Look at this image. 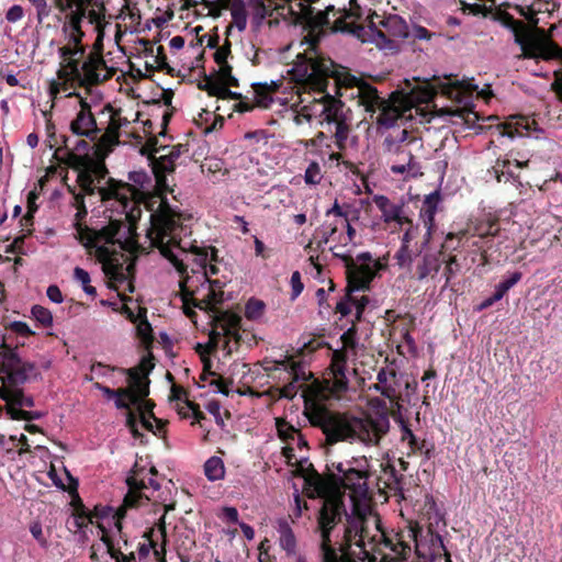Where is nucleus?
<instances>
[{"label":"nucleus","instance_id":"obj_6","mask_svg":"<svg viewBox=\"0 0 562 562\" xmlns=\"http://www.w3.org/2000/svg\"><path fill=\"white\" fill-rule=\"evenodd\" d=\"M330 78L335 79L338 89L357 88L359 104L363 105L372 120L374 119L378 130L393 127L413 108L412 98L403 91L395 90L384 99L375 87L350 74L341 75L335 68V74L329 76Z\"/></svg>","mask_w":562,"mask_h":562},{"label":"nucleus","instance_id":"obj_4","mask_svg":"<svg viewBox=\"0 0 562 562\" xmlns=\"http://www.w3.org/2000/svg\"><path fill=\"white\" fill-rule=\"evenodd\" d=\"M314 427L322 429L326 442L334 445L344 440H358L367 446H376L390 429L386 415L353 417L323 409L310 416Z\"/></svg>","mask_w":562,"mask_h":562},{"label":"nucleus","instance_id":"obj_14","mask_svg":"<svg viewBox=\"0 0 562 562\" xmlns=\"http://www.w3.org/2000/svg\"><path fill=\"white\" fill-rule=\"evenodd\" d=\"M504 26L510 29L515 34V42L521 46L525 57L542 59H561L562 48L552 40L527 41L526 24L516 20L510 13L504 11L499 14Z\"/></svg>","mask_w":562,"mask_h":562},{"label":"nucleus","instance_id":"obj_1","mask_svg":"<svg viewBox=\"0 0 562 562\" xmlns=\"http://www.w3.org/2000/svg\"><path fill=\"white\" fill-rule=\"evenodd\" d=\"M194 217L191 213L178 211V251L182 254L191 252L194 261L203 271V278L209 281L207 293L202 299H195L187 289V281L178 282V297L182 301L183 313L196 324V313L191 308L190 304L203 311L212 329L210 331L209 342L205 345L198 344L196 351L203 358L205 355H212L218 348L223 340V348L227 353L237 350L244 341V335L248 334L241 329V316L231 311H223L218 307L224 301V292L222 290L225 281L220 279L210 280V276L218 273L220 269L216 263L207 262L209 252L205 247L198 245L196 239H192V226Z\"/></svg>","mask_w":562,"mask_h":562},{"label":"nucleus","instance_id":"obj_49","mask_svg":"<svg viewBox=\"0 0 562 562\" xmlns=\"http://www.w3.org/2000/svg\"><path fill=\"white\" fill-rule=\"evenodd\" d=\"M133 405L137 406V408L139 411L140 423H142L143 427L146 428L147 430H151L153 425L148 418L156 419L154 412H153L155 404L151 401H146L145 398H143L139 404H133Z\"/></svg>","mask_w":562,"mask_h":562},{"label":"nucleus","instance_id":"obj_25","mask_svg":"<svg viewBox=\"0 0 562 562\" xmlns=\"http://www.w3.org/2000/svg\"><path fill=\"white\" fill-rule=\"evenodd\" d=\"M228 0H179L180 10L194 9L196 15L220 18Z\"/></svg>","mask_w":562,"mask_h":562},{"label":"nucleus","instance_id":"obj_11","mask_svg":"<svg viewBox=\"0 0 562 562\" xmlns=\"http://www.w3.org/2000/svg\"><path fill=\"white\" fill-rule=\"evenodd\" d=\"M78 169L80 170L78 183L86 194L93 195L98 192L102 202L114 200L119 204L117 211L125 215V220L133 217V212L136 210L135 199L138 194L135 186L109 178L105 187H95L91 172H88L85 168Z\"/></svg>","mask_w":562,"mask_h":562},{"label":"nucleus","instance_id":"obj_35","mask_svg":"<svg viewBox=\"0 0 562 562\" xmlns=\"http://www.w3.org/2000/svg\"><path fill=\"white\" fill-rule=\"evenodd\" d=\"M177 414L178 417L182 419L193 418L192 425L199 424L201 428H204L203 420H205L206 417L198 404L186 398V405L180 406L178 404Z\"/></svg>","mask_w":562,"mask_h":562},{"label":"nucleus","instance_id":"obj_10","mask_svg":"<svg viewBox=\"0 0 562 562\" xmlns=\"http://www.w3.org/2000/svg\"><path fill=\"white\" fill-rule=\"evenodd\" d=\"M416 146L422 147L420 138L406 128L390 133L384 137L382 151L392 173L412 178L423 175L420 164L413 153Z\"/></svg>","mask_w":562,"mask_h":562},{"label":"nucleus","instance_id":"obj_60","mask_svg":"<svg viewBox=\"0 0 562 562\" xmlns=\"http://www.w3.org/2000/svg\"><path fill=\"white\" fill-rule=\"evenodd\" d=\"M522 278V273L519 271H515L510 273L506 279L501 281L496 286L495 290H497L502 295L505 296V294L515 286Z\"/></svg>","mask_w":562,"mask_h":562},{"label":"nucleus","instance_id":"obj_33","mask_svg":"<svg viewBox=\"0 0 562 562\" xmlns=\"http://www.w3.org/2000/svg\"><path fill=\"white\" fill-rule=\"evenodd\" d=\"M252 88L255 90V102L258 108L269 109L273 103L272 93L276 92L279 88V85L272 81L270 85L268 83H254Z\"/></svg>","mask_w":562,"mask_h":562},{"label":"nucleus","instance_id":"obj_51","mask_svg":"<svg viewBox=\"0 0 562 562\" xmlns=\"http://www.w3.org/2000/svg\"><path fill=\"white\" fill-rule=\"evenodd\" d=\"M5 412L9 417L13 420H34L41 418L42 414L38 412H30L24 411L22 408H16L11 405L5 406Z\"/></svg>","mask_w":562,"mask_h":562},{"label":"nucleus","instance_id":"obj_48","mask_svg":"<svg viewBox=\"0 0 562 562\" xmlns=\"http://www.w3.org/2000/svg\"><path fill=\"white\" fill-rule=\"evenodd\" d=\"M210 366V361L204 363L205 369L201 375V379L206 380V375L214 376V379L211 381V385H214L220 393L227 396L229 394V385L233 383V381H228L221 375H217L215 372L210 371L209 369L206 370V367Z\"/></svg>","mask_w":562,"mask_h":562},{"label":"nucleus","instance_id":"obj_16","mask_svg":"<svg viewBox=\"0 0 562 562\" xmlns=\"http://www.w3.org/2000/svg\"><path fill=\"white\" fill-rule=\"evenodd\" d=\"M333 254L344 262L346 268L347 286H349V291L369 290L376 272L384 268L380 261H374L373 265L357 263L353 257L349 254L336 251Z\"/></svg>","mask_w":562,"mask_h":562},{"label":"nucleus","instance_id":"obj_19","mask_svg":"<svg viewBox=\"0 0 562 562\" xmlns=\"http://www.w3.org/2000/svg\"><path fill=\"white\" fill-rule=\"evenodd\" d=\"M67 98L77 97L80 102V111L70 123V131L77 136H85L91 142L95 143L102 128L98 126L94 115L91 112V106L86 99L80 97L77 92H68Z\"/></svg>","mask_w":562,"mask_h":562},{"label":"nucleus","instance_id":"obj_44","mask_svg":"<svg viewBox=\"0 0 562 562\" xmlns=\"http://www.w3.org/2000/svg\"><path fill=\"white\" fill-rule=\"evenodd\" d=\"M87 46L82 43H71L69 38H66V44L58 48V56L60 61H65L71 57H85L86 56Z\"/></svg>","mask_w":562,"mask_h":562},{"label":"nucleus","instance_id":"obj_39","mask_svg":"<svg viewBox=\"0 0 562 562\" xmlns=\"http://www.w3.org/2000/svg\"><path fill=\"white\" fill-rule=\"evenodd\" d=\"M204 474L210 481H218L224 479L225 467L220 457H211L204 463Z\"/></svg>","mask_w":562,"mask_h":562},{"label":"nucleus","instance_id":"obj_28","mask_svg":"<svg viewBox=\"0 0 562 562\" xmlns=\"http://www.w3.org/2000/svg\"><path fill=\"white\" fill-rule=\"evenodd\" d=\"M276 369H284L290 379L300 384L310 380L313 374L306 370V363L301 360H295L294 356H285L282 360L274 361Z\"/></svg>","mask_w":562,"mask_h":562},{"label":"nucleus","instance_id":"obj_63","mask_svg":"<svg viewBox=\"0 0 562 562\" xmlns=\"http://www.w3.org/2000/svg\"><path fill=\"white\" fill-rule=\"evenodd\" d=\"M512 165L510 160L508 159H497L495 165L493 166V171L495 173V177L498 182L502 181V177L507 175V179L510 177H514V173L512 170H509V166Z\"/></svg>","mask_w":562,"mask_h":562},{"label":"nucleus","instance_id":"obj_59","mask_svg":"<svg viewBox=\"0 0 562 562\" xmlns=\"http://www.w3.org/2000/svg\"><path fill=\"white\" fill-rule=\"evenodd\" d=\"M201 172H207L212 176H215L218 172H222L224 169V161L218 158H205L204 161L200 165Z\"/></svg>","mask_w":562,"mask_h":562},{"label":"nucleus","instance_id":"obj_32","mask_svg":"<svg viewBox=\"0 0 562 562\" xmlns=\"http://www.w3.org/2000/svg\"><path fill=\"white\" fill-rule=\"evenodd\" d=\"M535 124V121L530 123L529 119L522 115L513 116L510 121L503 125L502 134L514 138L516 136L527 135L530 131V125Z\"/></svg>","mask_w":562,"mask_h":562},{"label":"nucleus","instance_id":"obj_30","mask_svg":"<svg viewBox=\"0 0 562 562\" xmlns=\"http://www.w3.org/2000/svg\"><path fill=\"white\" fill-rule=\"evenodd\" d=\"M440 201L441 195L438 190L427 194L423 201L419 216L424 225H429V228L435 227V216Z\"/></svg>","mask_w":562,"mask_h":562},{"label":"nucleus","instance_id":"obj_64","mask_svg":"<svg viewBox=\"0 0 562 562\" xmlns=\"http://www.w3.org/2000/svg\"><path fill=\"white\" fill-rule=\"evenodd\" d=\"M92 0H83L77 7H75L71 10H69L67 15H66V19H76L77 21L82 23L83 19L87 18V8H88V4Z\"/></svg>","mask_w":562,"mask_h":562},{"label":"nucleus","instance_id":"obj_34","mask_svg":"<svg viewBox=\"0 0 562 562\" xmlns=\"http://www.w3.org/2000/svg\"><path fill=\"white\" fill-rule=\"evenodd\" d=\"M499 221L497 217L487 216L477 221L473 228V236L480 238L494 237L499 232Z\"/></svg>","mask_w":562,"mask_h":562},{"label":"nucleus","instance_id":"obj_55","mask_svg":"<svg viewBox=\"0 0 562 562\" xmlns=\"http://www.w3.org/2000/svg\"><path fill=\"white\" fill-rule=\"evenodd\" d=\"M265 303L257 299H250L245 306V316L248 319H258L265 312Z\"/></svg>","mask_w":562,"mask_h":562},{"label":"nucleus","instance_id":"obj_37","mask_svg":"<svg viewBox=\"0 0 562 562\" xmlns=\"http://www.w3.org/2000/svg\"><path fill=\"white\" fill-rule=\"evenodd\" d=\"M226 86L231 85L225 79L221 78L216 71L215 77L205 76L203 85H200V88L207 91L210 95L223 99L224 92L226 91Z\"/></svg>","mask_w":562,"mask_h":562},{"label":"nucleus","instance_id":"obj_26","mask_svg":"<svg viewBox=\"0 0 562 562\" xmlns=\"http://www.w3.org/2000/svg\"><path fill=\"white\" fill-rule=\"evenodd\" d=\"M442 265L441 251L425 252L415 265L413 278L423 281L430 277L434 279Z\"/></svg>","mask_w":562,"mask_h":562},{"label":"nucleus","instance_id":"obj_24","mask_svg":"<svg viewBox=\"0 0 562 562\" xmlns=\"http://www.w3.org/2000/svg\"><path fill=\"white\" fill-rule=\"evenodd\" d=\"M373 202L382 213L383 222L390 224L395 222L402 228L409 217L404 214V205L395 204L385 195H374Z\"/></svg>","mask_w":562,"mask_h":562},{"label":"nucleus","instance_id":"obj_9","mask_svg":"<svg viewBox=\"0 0 562 562\" xmlns=\"http://www.w3.org/2000/svg\"><path fill=\"white\" fill-rule=\"evenodd\" d=\"M135 215L131 220H111L101 229H93L83 223H75L79 240L87 247H98L100 243L117 244L122 250L137 255L142 250L138 244L136 227L134 226Z\"/></svg>","mask_w":562,"mask_h":562},{"label":"nucleus","instance_id":"obj_31","mask_svg":"<svg viewBox=\"0 0 562 562\" xmlns=\"http://www.w3.org/2000/svg\"><path fill=\"white\" fill-rule=\"evenodd\" d=\"M231 10L234 25L238 31H244L247 26L248 1L245 0H228L224 10Z\"/></svg>","mask_w":562,"mask_h":562},{"label":"nucleus","instance_id":"obj_52","mask_svg":"<svg viewBox=\"0 0 562 562\" xmlns=\"http://www.w3.org/2000/svg\"><path fill=\"white\" fill-rule=\"evenodd\" d=\"M153 532H154L153 529H149L148 531L144 532L143 537L145 538V541L143 543H139V546H138L139 559L146 558L149 554L150 549L154 550L155 555L160 554V551L157 549L156 542L151 538Z\"/></svg>","mask_w":562,"mask_h":562},{"label":"nucleus","instance_id":"obj_29","mask_svg":"<svg viewBox=\"0 0 562 562\" xmlns=\"http://www.w3.org/2000/svg\"><path fill=\"white\" fill-rule=\"evenodd\" d=\"M27 1L34 7L36 11V20L40 24L50 15L52 8L49 7L47 0ZM82 1L83 0H54V4L56 9H58L61 13H65L77 7Z\"/></svg>","mask_w":562,"mask_h":562},{"label":"nucleus","instance_id":"obj_12","mask_svg":"<svg viewBox=\"0 0 562 562\" xmlns=\"http://www.w3.org/2000/svg\"><path fill=\"white\" fill-rule=\"evenodd\" d=\"M154 367V356L148 352L136 367L126 370L128 386L114 390L116 408L131 411V405L139 404L149 395L148 375Z\"/></svg>","mask_w":562,"mask_h":562},{"label":"nucleus","instance_id":"obj_38","mask_svg":"<svg viewBox=\"0 0 562 562\" xmlns=\"http://www.w3.org/2000/svg\"><path fill=\"white\" fill-rule=\"evenodd\" d=\"M280 544L288 552L293 553L296 548V539L292 528L286 520H281L278 528Z\"/></svg>","mask_w":562,"mask_h":562},{"label":"nucleus","instance_id":"obj_13","mask_svg":"<svg viewBox=\"0 0 562 562\" xmlns=\"http://www.w3.org/2000/svg\"><path fill=\"white\" fill-rule=\"evenodd\" d=\"M356 321H352L351 326L341 335L340 340L342 347L334 350L330 360V379L324 381L325 389L331 396L339 397L342 393L348 391L349 380L346 375L348 351L356 352L358 346V328Z\"/></svg>","mask_w":562,"mask_h":562},{"label":"nucleus","instance_id":"obj_57","mask_svg":"<svg viewBox=\"0 0 562 562\" xmlns=\"http://www.w3.org/2000/svg\"><path fill=\"white\" fill-rule=\"evenodd\" d=\"M5 330L11 334H15L16 336L22 338H27L30 336L35 335V333L30 328V326L21 321H14L9 323L5 326Z\"/></svg>","mask_w":562,"mask_h":562},{"label":"nucleus","instance_id":"obj_21","mask_svg":"<svg viewBox=\"0 0 562 562\" xmlns=\"http://www.w3.org/2000/svg\"><path fill=\"white\" fill-rule=\"evenodd\" d=\"M64 137V148L66 149V159H60L63 164L68 165L71 168H85L88 172H91L92 178L98 179L99 181L104 179L109 173L108 168L104 164L105 158H100L95 156V159H92L89 155L80 156L75 153L68 150V138Z\"/></svg>","mask_w":562,"mask_h":562},{"label":"nucleus","instance_id":"obj_3","mask_svg":"<svg viewBox=\"0 0 562 562\" xmlns=\"http://www.w3.org/2000/svg\"><path fill=\"white\" fill-rule=\"evenodd\" d=\"M144 150L148 151V158L155 176L154 199H157L158 209L150 214V227L147 238L150 245L159 249L162 257L168 259L176 268V210L169 204L167 194L173 193V186L168 177L173 180L176 170V146L170 147L160 143L158 137H150Z\"/></svg>","mask_w":562,"mask_h":562},{"label":"nucleus","instance_id":"obj_40","mask_svg":"<svg viewBox=\"0 0 562 562\" xmlns=\"http://www.w3.org/2000/svg\"><path fill=\"white\" fill-rule=\"evenodd\" d=\"M81 24L82 23L76 19H66L61 27V32L65 35V38H69V41H71L74 44L82 42L85 32L82 31Z\"/></svg>","mask_w":562,"mask_h":562},{"label":"nucleus","instance_id":"obj_50","mask_svg":"<svg viewBox=\"0 0 562 562\" xmlns=\"http://www.w3.org/2000/svg\"><path fill=\"white\" fill-rule=\"evenodd\" d=\"M277 430L279 437L285 442L295 441L299 436V429L284 419H277Z\"/></svg>","mask_w":562,"mask_h":562},{"label":"nucleus","instance_id":"obj_15","mask_svg":"<svg viewBox=\"0 0 562 562\" xmlns=\"http://www.w3.org/2000/svg\"><path fill=\"white\" fill-rule=\"evenodd\" d=\"M321 116L322 124H325L327 132L331 134L335 146L340 151L346 150L350 140L351 125L346 115L344 102L327 94Z\"/></svg>","mask_w":562,"mask_h":562},{"label":"nucleus","instance_id":"obj_20","mask_svg":"<svg viewBox=\"0 0 562 562\" xmlns=\"http://www.w3.org/2000/svg\"><path fill=\"white\" fill-rule=\"evenodd\" d=\"M126 483L128 485V492L114 515L115 527L120 532L122 531V519L125 517L127 509L136 508L140 505L144 499L142 490L147 487L145 480L139 477L136 471L126 479Z\"/></svg>","mask_w":562,"mask_h":562},{"label":"nucleus","instance_id":"obj_2","mask_svg":"<svg viewBox=\"0 0 562 562\" xmlns=\"http://www.w3.org/2000/svg\"><path fill=\"white\" fill-rule=\"evenodd\" d=\"M321 562H372L375 537L368 529V518L359 510L348 515L341 495L329 496L316 516Z\"/></svg>","mask_w":562,"mask_h":562},{"label":"nucleus","instance_id":"obj_8","mask_svg":"<svg viewBox=\"0 0 562 562\" xmlns=\"http://www.w3.org/2000/svg\"><path fill=\"white\" fill-rule=\"evenodd\" d=\"M9 339L10 335L5 334L0 347V375H2V382L11 386L9 405L16 408L23 406L31 408L35 405L34 398L26 396L18 386L24 384L36 368L33 362L23 361L16 352L19 345L24 346V342H18L12 347L8 344Z\"/></svg>","mask_w":562,"mask_h":562},{"label":"nucleus","instance_id":"obj_23","mask_svg":"<svg viewBox=\"0 0 562 562\" xmlns=\"http://www.w3.org/2000/svg\"><path fill=\"white\" fill-rule=\"evenodd\" d=\"M378 382L370 386V390L379 392L386 397L394 409L401 412L403 405L401 404L402 397L397 392L396 372L382 368L376 375Z\"/></svg>","mask_w":562,"mask_h":562},{"label":"nucleus","instance_id":"obj_22","mask_svg":"<svg viewBox=\"0 0 562 562\" xmlns=\"http://www.w3.org/2000/svg\"><path fill=\"white\" fill-rule=\"evenodd\" d=\"M248 11L251 18V24L255 29H260L267 18L269 25L278 24L280 18V7L278 0H248Z\"/></svg>","mask_w":562,"mask_h":562},{"label":"nucleus","instance_id":"obj_7","mask_svg":"<svg viewBox=\"0 0 562 562\" xmlns=\"http://www.w3.org/2000/svg\"><path fill=\"white\" fill-rule=\"evenodd\" d=\"M83 57H71L60 61L57 70V79L49 81L48 92L53 99H56L60 92H66L76 87L97 86L111 79L115 72L109 68L102 55L89 53L86 59Z\"/></svg>","mask_w":562,"mask_h":562},{"label":"nucleus","instance_id":"obj_62","mask_svg":"<svg viewBox=\"0 0 562 562\" xmlns=\"http://www.w3.org/2000/svg\"><path fill=\"white\" fill-rule=\"evenodd\" d=\"M321 180V167L316 161H312L305 170L304 181L307 184H318Z\"/></svg>","mask_w":562,"mask_h":562},{"label":"nucleus","instance_id":"obj_43","mask_svg":"<svg viewBox=\"0 0 562 562\" xmlns=\"http://www.w3.org/2000/svg\"><path fill=\"white\" fill-rule=\"evenodd\" d=\"M428 533L431 537V547H432L431 552H430L431 562H435L436 559L441 558V557L445 558V562H453L451 559V554L449 553V551L446 549V547L443 544L441 536L439 533H435L430 528L428 529Z\"/></svg>","mask_w":562,"mask_h":562},{"label":"nucleus","instance_id":"obj_58","mask_svg":"<svg viewBox=\"0 0 562 562\" xmlns=\"http://www.w3.org/2000/svg\"><path fill=\"white\" fill-rule=\"evenodd\" d=\"M413 256L414 251L409 248V245L402 244L394 258L401 268H407L413 262Z\"/></svg>","mask_w":562,"mask_h":562},{"label":"nucleus","instance_id":"obj_45","mask_svg":"<svg viewBox=\"0 0 562 562\" xmlns=\"http://www.w3.org/2000/svg\"><path fill=\"white\" fill-rule=\"evenodd\" d=\"M72 481H74V486H70L68 491L72 496V505L75 507V515L77 517V526L82 527L85 525L86 518H88L89 515H88V512H87L85 505L82 504V501L79 497L78 492H77L78 481L77 480H72Z\"/></svg>","mask_w":562,"mask_h":562},{"label":"nucleus","instance_id":"obj_54","mask_svg":"<svg viewBox=\"0 0 562 562\" xmlns=\"http://www.w3.org/2000/svg\"><path fill=\"white\" fill-rule=\"evenodd\" d=\"M124 4L121 9V14L131 20V23H140V11L137 8V3L134 0H123Z\"/></svg>","mask_w":562,"mask_h":562},{"label":"nucleus","instance_id":"obj_53","mask_svg":"<svg viewBox=\"0 0 562 562\" xmlns=\"http://www.w3.org/2000/svg\"><path fill=\"white\" fill-rule=\"evenodd\" d=\"M353 292L349 291V286H346V294L336 303L335 313H339L341 316H347L351 313Z\"/></svg>","mask_w":562,"mask_h":562},{"label":"nucleus","instance_id":"obj_17","mask_svg":"<svg viewBox=\"0 0 562 562\" xmlns=\"http://www.w3.org/2000/svg\"><path fill=\"white\" fill-rule=\"evenodd\" d=\"M105 112L109 113L108 126L93 143V155L100 158H106L120 144V130L130 124V121L121 115V109H115L108 103L102 110V113Z\"/></svg>","mask_w":562,"mask_h":562},{"label":"nucleus","instance_id":"obj_18","mask_svg":"<svg viewBox=\"0 0 562 562\" xmlns=\"http://www.w3.org/2000/svg\"><path fill=\"white\" fill-rule=\"evenodd\" d=\"M422 532V527L418 524H415L396 532L393 537H386L384 533H382L381 537L384 539L385 547L394 552L398 560L405 561L412 553L413 544L416 555L418 558L425 557V552H423L419 541Z\"/></svg>","mask_w":562,"mask_h":562},{"label":"nucleus","instance_id":"obj_41","mask_svg":"<svg viewBox=\"0 0 562 562\" xmlns=\"http://www.w3.org/2000/svg\"><path fill=\"white\" fill-rule=\"evenodd\" d=\"M382 24L395 37L406 38L409 35L406 22L398 15L387 18Z\"/></svg>","mask_w":562,"mask_h":562},{"label":"nucleus","instance_id":"obj_46","mask_svg":"<svg viewBox=\"0 0 562 562\" xmlns=\"http://www.w3.org/2000/svg\"><path fill=\"white\" fill-rule=\"evenodd\" d=\"M468 231L461 229L457 233H448L443 244L441 245V256L445 251H456L462 246L463 239L467 237Z\"/></svg>","mask_w":562,"mask_h":562},{"label":"nucleus","instance_id":"obj_56","mask_svg":"<svg viewBox=\"0 0 562 562\" xmlns=\"http://www.w3.org/2000/svg\"><path fill=\"white\" fill-rule=\"evenodd\" d=\"M32 316L44 327L53 325V315L49 310L42 305H34L31 310Z\"/></svg>","mask_w":562,"mask_h":562},{"label":"nucleus","instance_id":"obj_47","mask_svg":"<svg viewBox=\"0 0 562 562\" xmlns=\"http://www.w3.org/2000/svg\"><path fill=\"white\" fill-rule=\"evenodd\" d=\"M442 259L445 262V268L442 272V277L445 278L443 289L448 288L451 280L460 272L461 266L456 255H449L447 259Z\"/></svg>","mask_w":562,"mask_h":562},{"label":"nucleus","instance_id":"obj_61","mask_svg":"<svg viewBox=\"0 0 562 562\" xmlns=\"http://www.w3.org/2000/svg\"><path fill=\"white\" fill-rule=\"evenodd\" d=\"M153 58H154L155 68L157 70H166L167 74L175 76L173 75L175 69L172 67H170L169 64L167 63V56L164 52L162 46L157 47V54L155 56H153ZM150 68L153 69L154 66H150Z\"/></svg>","mask_w":562,"mask_h":562},{"label":"nucleus","instance_id":"obj_5","mask_svg":"<svg viewBox=\"0 0 562 562\" xmlns=\"http://www.w3.org/2000/svg\"><path fill=\"white\" fill-rule=\"evenodd\" d=\"M369 460L366 457H352L345 461L329 460L326 470L321 475L308 464L305 481L313 486L318 495H325L329 490L348 491L352 501L368 499L370 497Z\"/></svg>","mask_w":562,"mask_h":562},{"label":"nucleus","instance_id":"obj_36","mask_svg":"<svg viewBox=\"0 0 562 562\" xmlns=\"http://www.w3.org/2000/svg\"><path fill=\"white\" fill-rule=\"evenodd\" d=\"M137 318L139 322L137 324V336L140 339L145 349L149 350L154 342L153 329L150 323L146 318V310L140 308Z\"/></svg>","mask_w":562,"mask_h":562},{"label":"nucleus","instance_id":"obj_42","mask_svg":"<svg viewBox=\"0 0 562 562\" xmlns=\"http://www.w3.org/2000/svg\"><path fill=\"white\" fill-rule=\"evenodd\" d=\"M101 541L106 546L108 553L115 560V562H136L135 553L131 552L128 554H124L120 549H116L111 537L105 530H103Z\"/></svg>","mask_w":562,"mask_h":562},{"label":"nucleus","instance_id":"obj_27","mask_svg":"<svg viewBox=\"0 0 562 562\" xmlns=\"http://www.w3.org/2000/svg\"><path fill=\"white\" fill-rule=\"evenodd\" d=\"M231 54V42L226 40L225 44L217 47L214 52V61L218 67L216 70L217 75L236 88L239 86V82L238 79L233 75V68L227 61Z\"/></svg>","mask_w":562,"mask_h":562}]
</instances>
